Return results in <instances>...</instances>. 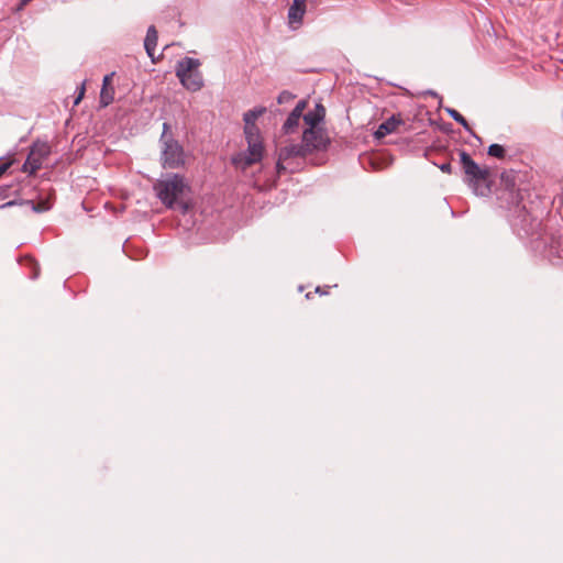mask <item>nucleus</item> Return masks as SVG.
<instances>
[{"instance_id": "2", "label": "nucleus", "mask_w": 563, "mask_h": 563, "mask_svg": "<svg viewBox=\"0 0 563 563\" xmlns=\"http://www.w3.org/2000/svg\"><path fill=\"white\" fill-rule=\"evenodd\" d=\"M157 198L168 209L179 208L183 213L189 209L188 203L181 200L186 190H189L185 178L179 174L169 175L154 185Z\"/></svg>"}, {"instance_id": "13", "label": "nucleus", "mask_w": 563, "mask_h": 563, "mask_svg": "<svg viewBox=\"0 0 563 563\" xmlns=\"http://www.w3.org/2000/svg\"><path fill=\"white\" fill-rule=\"evenodd\" d=\"M401 123L399 115H391L389 119L380 123L374 133L376 139H383L386 135L397 131L398 125Z\"/></svg>"}, {"instance_id": "11", "label": "nucleus", "mask_w": 563, "mask_h": 563, "mask_svg": "<svg viewBox=\"0 0 563 563\" xmlns=\"http://www.w3.org/2000/svg\"><path fill=\"white\" fill-rule=\"evenodd\" d=\"M306 13V2L303 0H294L288 10V23L292 30L298 29Z\"/></svg>"}, {"instance_id": "24", "label": "nucleus", "mask_w": 563, "mask_h": 563, "mask_svg": "<svg viewBox=\"0 0 563 563\" xmlns=\"http://www.w3.org/2000/svg\"><path fill=\"white\" fill-rule=\"evenodd\" d=\"M11 166L10 162L0 164V177L8 170V168Z\"/></svg>"}, {"instance_id": "22", "label": "nucleus", "mask_w": 563, "mask_h": 563, "mask_svg": "<svg viewBox=\"0 0 563 563\" xmlns=\"http://www.w3.org/2000/svg\"><path fill=\"white\" fill-rule=\"evenodd\" d=\"M32 0H20L15 11H22Z\"/></svg>"}, {"instance_id": "12", "label": "nucleus", "mask_w": 563, "mask_h": 563, "mask_svg": "<svg viewBox=\"0 0 563 563\" xmlns=\"http://www.w3.org/2000/svg\"><path fill=\"white\" fill-rule=\"evenodd\" d=\"M325 117V108L321 103H317L313 110L302 113V119L309 128L319 126Z\"/></svg>"}, {"instance_id": "10", "label": "nucleus", "mask_w": 563, "mask_h": 563, "mask_svg": "<svg viewBox=\"0 0 563 563\" xmlns=\"http://www.w3.org/2000/svg\"><path fill=\"white\" fill-rule=\"evenodd\" d=\"M307 108V101L300 100L296 107L292 109V111L289 113L288 118L283 124V132L285 134H292L297 132L300 123V119L302 118V113L305 109Z\"/></svg>"}, {"instance_id": "16", "label": "nucleus", "mask_w": 563, "mask_h": 563, "mask_svg": "<svg viewBox=\"0 0 563 563\" xmlns=\"http://www.w3.org/2000/svg\"><path fill=\"white\" fill-rule=\"evenodd\" d=\"M114 96V91L112 87H107L101 89L100 93V102L102 106H108L112 102Z\"/></svg>"}, {"instance_id": "28", "label": "nucleus", "mask_w": 563, "mask_h": 563, "mask_svg": "<svg viewBox=\"0 0 563 563\" xmlns=\"http://www.w3.org/2000/svg\"><path fill=\"white\" fill-rule=\"evenodd\" d=\"M14 202L9 201L5 206H12Z\"/></svg>"}, {"instance_id": "23", "label": "nucleus", "mask_w": 563, "mask_h": 563, "mask_svg": "<svg viewBox=\"0 0 563 563\" xmlns=\"http://www.w3.org/2000/svg\"><path fill=\"white\" fill-rule=\"evenodd\" d=\"M49 207L46 206V203L42 202V203H38V205H33V210L35 211H44V210H47Z\"/></svg>"}, {"instance_id": "27", "label": "nucleus", "mask_w": 563, "mask_h": 563, "mask_svg": "<svg viewBox=\"0 0 563 563\" xmlns=\"http://www.w3.org/2000/svg\"><path fill=\"white\" fill-rule=\"evenodd\" d=\"M311 297H312V294H311V292H308V294L306 295V298H307V299H310Z\"/></svg>"}, {"instance_id": "26", "label": "nucleus", "mask_w": 563, "mask_h": 563, "mask_svg": "<svg viewBox=\"0 0 563 563\" xmlns=\"http://www.w3.org/2000/svg\"><path fill=\"white\" fill-rule=\"evenodd\" d=\"M314 292L320 294V295H327L328 294V287L322 288V287L318 286L316 288Z\"/></svg>"}, {"instance_id": "19", "label": "nucleus", "mask_w": 563, "mask_h": 563, "mask_svg": "<svg viewBox=\"0 0 563 563\" xmlns=\"http://www.w3.org/2000/svg\"><path fill=\"white\" fill-rule=\"evenodd\" d=\"M85 91H86V80H84L81 82L80 87H78V95L74 101L75 106H77L80 102V100L84 98Z\"/></svg>"}, {"instance_id": "21", "label": "nucleus", "mask_w": 563, "mask_h": 563, "mask_svg": "<svg viewBox=\"0 0 563 563\" xmlns=\"http://www.w3.org/2000/svg\"><path fill=\"white\" fill-rule=\"evenodd\" d=\"M439 168L443 173H446V174H451L452 173V165L449 162L442 163L441 165H439Z\"/></svg>"}, {"instance_id": "6", "label": "nucleus", "mask_w": 563, "mask_h": 563, "mask_svg": "<svg viewBox=\"0 0 563 563\" xmlns=\"http://www.w3.org/2000/svg\"><path fill=\"white\" fill-rule=\"evenodd\" d=\"M308 152L301 144H289L279 150L278 161L276 164L277 174H294L303 168Z\"/></svg>"}, {"instance_id": "14", "label": "nucleus", "mask_w": 563, "mask_h": 563, "mask_svg": "<svg viewBox=\"0 0 563 563\" xmlns=\"http://www.w3.org/2000/svg\"><path fill=\"white\" fill-rule=\"evenodd\" d=\"M157 40H158L157 31L154 25H151L146 32V36L144 40V47H145V51H146L148 57H151V59L153 62H155V49L157 46Z\"/></svg>"}, {"instance_id": "20", "label": "nucleus", "mask_w": 563, "mask_h": 563, "mask_svg": "<svg viewBox=\"0 0 563 563\" xmlns=\"http://www.w3.org/2000/svg\"><path fill=\"white\" fill-rule=\"evenodd\" d=\"M26 261L33 267V272L30 274V277L33 279L37 278V276L40 274L37 264L35 263V261L33 258H27Z\"/></svg>"}, {"instance_id": "17", "label": "nucleus", "mask_w": 563, "mask_h": 563, "mask_svg": "<svg viewBox=\"0 0 563 563\" xmlns=\"http://www.w3.org/2000/svg\"><path fill=\"white\" fill-rule=\"evenodd\" d=\"M487 153L489 156H493V157H496L499 159L505 158V155H506V151H505L504 146H501L499 144L489 145Z\"/></svg>"}, {"instance_id": "3", "label": "nucleus", "mask_w": 563, "mask_h": 563, "mask_svg": "<svg viewBox=\"0 0 563 563\" xmlns=\"http://www.w3.org/2000/svg\"><path fill=\"white\" fill-rule=\"evenodd\" d=\"M161 164L165 169L181 168L186 164V153L183 145L175 139L168 122L163 123L159 137Z\"/></svg>"}, {"instance_id": "15", "label": "nucleus", "mask_w": 563, "mask_h": 563, "mask_svg": "<svg viewBox=\"0 0 563 563\" xmlns=\"http://www.w3.org/2000/svg\"><path fill=\"white\" fill-rule=\"evenodd\" d=\"M446 112L455 122L460 123L467 132H473L466 119L459 111L452 108H448Z\"/></svg>"}, {"instance_id": "8", "label": "nucleus", "mask_w": 563, "mask_h": 563, "mask_svg": "<svg viewBox=\"0 0 563 563\" xmlns=\"http://www.w3.org/2000/svg\"><path fill=\"white\" fill-rule=\"evenodd\" d=\"M305 151L311 154L317 151H324L330 144V139L324 129L320 126L307 128L302 132L301 143Z\"/></svg>"}, {"instance_id": "1", "label": "nucleus", "mask_w": 563, "mask_h": 563, "mask_svg": "<svg viewBox=\"0 0 563 563\" xmlns=\"http://www.w3.org/2000/svg\"><path fill=\"white\" fill-rule=\"evenodd\" d=\"M266 108L260 107L249 110L244 113V133L247 143L246 151L240 152L232 157V164L245 170L250 166L260 163L263 158L264 146L260 129L255 124L256 120L264 114Z\"/></svg>"}, {"instance_id": "18", "label": "nucleus", "mask_w": 563, "mask_h": 563, "mask_svg": "<svg viewBox=\"0 0 563 563\" xmlns=\"http://www.w3.org/2000/svg\"><path fill=\"white\" fill-rule=\"evenodd\" d=\"M292 99H295V95L291 93L290 91L288 90H284L282 91L278 97H277V102L279 104H283V103H288L290 102Z\"/></svg>"}, {"instance_id": "7", "label": "nucleus", "mask_w": 563, "mask_h": 563, "mask_svg": "<svg viewBox=\"0 0 563 563\" xmlns=\"http://www.w3.org/2000/svg\"><path fill=\"white\" fill-rule=\"evenodd\" d=\"M51 154V146L47 142L36 141L32 144L22 170L29 175H34L42 168L44 159Z\"/></svg>"}, {"instance_id": "4", "label": "nucleus", "mask_w": 563, "mask_h": 563, "mask_svg": "<svg viewBox=\"0 0 563 563\" xmlns=\"http://www.w3.org/2000/svg\"><path fill=\"white\" fill-rule=\"evenodd\" d=\"M465 181L478 196H487L490 192V173L487 167H481L465 151L460 153Z\"/></svg>"}, {"instance_id": "9", "label": "nucleus", "mask_w": 563, "mask_h": 563, "mask_svg": "<svg viewBox=\"0 0 563 563\" xmlns=\"http://www.w3.org/2000/svg\"><path fill=\"white\" fill-rule=\"evenodd\" d=\"M543 256L553 265L563 263V236L551 234L544 239Z\"/></svg>"}, {"instance_id": "5", "label": "nucleus", "mask_w": 563, "mask_h": 563, "mask_svg": "<svg viewBox=\"0 0 563 563\" xmlns=\"http://www.w3.org/2000/svg\"><path fill=\"white\" fill-rule=\"evenodd\" d=\"M201 63L197 58L184 57L175 67V73L180 84L189 91L196 92L203 87V77L199 70Z\"/></svg>"}, {"instance_id": "25", "label": "nucleus", "mask_w": 563, "mask_h": 563, "mask_svg": "<svg viewBox=\"0 0 563 563\" xmlns=\"http://www.w3.org/2000/svg\"><path fill=\"white\" fill-rule=\"evenodd\" d=\"M111 76H112V74H111V75H107V76H104V78H103V84H102V88H107V87H109V85H110V80H111Z\"/></svg>"}]
</instances>
